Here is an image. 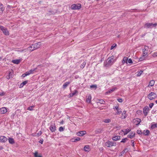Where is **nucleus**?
Instances as JSON below:
<instances>
[{
  "instance_id": "obj_1",
  "label": "nucleus",
  "mask_w": 157,
  "mask_h": 157,
  "mask_svg": "<svg viewBox=\"0 0 157 157\" xmlns=\"http://www.w3.org/2000/svg\"><path fill=\"white\" fill-rule=\"evenodd\" d=\"M115 60L114 59L113 56H112L109 57L107 60H106L104 62V65L105 67H109L111 66Z\"/></svg>"
},
{
  "instance_id": "obj_2",
  "label": "nucleus",
  "mask_w": 157,
  "mask_h": 157,
  "mask_svg": "<svg viewBox=\"0 0 157 157\" xmlns=\"http://www.w3.org/2000/svg\"><path fill=\"white\" fill-rule=\"evenodd\" d=\"M156 26H157V23H146L145 24L144 28L147 29H152V28L155 29Z\"/></svg>"
},
{
  "instance_id": "obj_3",
  "label": "nucleus",
  "mask_w": 157,
  "mask_h": 157,
  "mask_svg": "<svg viewBox=\"0 0 157 157\" xmlns=\"http://www.w3.org/2000/svg\"><path fill=\"white\" fill-rule=\"evenodd\" d=\"M105 145L108 147H110L113 146H115L116 144L115 142L108 141L105 143Z\"/></svg>"
},
{
  "instance_id": "obj_4",
  "label": "nucleus",
  "mask_w": 157,
  "mask_h": 157,
  "mask_svg": "<svg viewBox=\"0 0 157 157\" xmlns=\"http://www.w3.org/2000/svg\"><path fill=\"white\" fill-rule=\"evenodd\" d=\"M147 97L150 100H152L157 97V95L155 93L151 92L148 95Z\"/></svg>"
},
{
  "instance_id": "obj_5",
  "label": "nucleus",
  "mask_w": 157,
  "mask_h": 157,
  "mask_svg": "<svg viewBox=\"0 0 157 157\" xmlns=\"http://www.w3.org/2000/svg\"><path fill=\"white\" fill-rule=\"evenodd\" d=\"M0 29L5 35L8 36L9 35V33L7 29L1 25H0Z\"/></svg>"
},
{
  "instance_id": "obj_6",
  "label": "nucleus",
  "mask_w": 157,
  "mask_h": 157,
  "mask_svg": "<svg viewBox=\"0 0 157 157\" xmlns=\"http://www.w3.org/2000/svg\"><path fill=\"white\" fill-rule=\"evenodd\" d=\"M81 7V5L80 4H74L71 6V9L73 10H79Z\"/></svg>"
},
{
  "instance_id": "obj_7",
  "label": "nucleus",
  "mask_w": 157,
  "mask_h": 157,
  "mask_svg": "<svg viewBox=\"0 0 157 157\" xmlns=\"http://www.w3.org/2000/svg\"><path fill=\"white\" fill-rule=\"evenodd\" d=\"M41 45V43L40 42H38L32 45L33 48L31 50L33 51L35 50L36 49L40 47Z\"/></svg>"
},
{
  "instance_id": "obj_8",
  "label": "nucleus",
  "mask_w": 157,
  "mask_h": 157,
  "mask_svg": "<svg viewBox=\"0 0 157 157\" xmlns=\"http://www.w3.org/2000/svg\"><path fill=\"white\" fill-rule=\"evenodd\" d=\"M149 111V109L147 106H146L143 108V113L145 117L147 115Z\"/></svg>"
},
{
  "instance_id": "obj_9",
  "label": "nucleus",
  "mask_w": 157,
  "mask_h": 157,
  "mask_svg": "<svg viewBox=\"0 0 157 157\" xmlns=\"http://www.w3.org/2000/svg\"><path fill=\"white\" fill-rule=\"evenodd\" d=\"M7 112V109L6 107H2L0 109V113L4 114Z\"/></svg>"
},
{
  "instance_id": "obj_10",
  "label": "nucleus",
  "mask_w": 157,
  "mask_h": 157,
  "mask_svg": "<svg viewBox=\"0 0 157 157\" xmlns=\"http://www.w3.org/2000/svg\"><path fill=\"white\" fill-rule=\"evenodd\" d=\"M0 140L1 142L5 143L7 140V138L3 136H0Z\"/></svg>"
},
{
  "instance_id": "obj_11",
  "label": "nucleus",
  "mask_w": 157,
  "mask_h": 157,
  "mask_svg": "<svg viewBox=\"0 0 157 157\" xmlns=\"http://www.w3.org/2000/svg\"><path fill=\"white\" fill-rule=\"evenodd\" d=\"M86 133L85 131H83L78 132L77 133V135L79 136H82Z\"/></svg>"
},
{
  "instance_id": "obj_12",
  "label": "nucleus",
  "mask_w": 157,
  "mask_h": 157,
  "mask_svg": "<svg viewBox=\"0 0 157 157\" xmlns=\"http://www.w3.org/2000/svg\"><path fill=\"white\" fill-rule=\"evenodd\" d=\"M56 126L55 124H52L50 127V129L52 132H55L56 130Z\"/></svg>"
},
{
  "instance_id": "obj_13",
  "label": "nucleus",
  "mask_w": 157,
  "mask_h": 157,
  "mask_svg": "<svg viewBox=\"0 0 157 157\" xmlns=\"http://www.w3.org/2000/svg\"><path fill=\"white\" fill-rule=\"evenodd\" d=\"M133 121L134 123H136V125H138L141 122V120L139 118H137L136 119H134Z\"/></svg>"
},
{
  "instance_id": "obj_14",
  "label": "nucleus",
  "mask_w": 157,
  "mask_h": 157,
  "mask_svg": "<svg viewBox=\"0 0 157 157\" xmlns=\"http://www.w3.org/2000/svg\"><path fill=\"white\" fill-rule=\"evenodd\" d=\"M135 133L134 132H132L128 136V137L132 139L135 136Z\"/></svg>"
},
{
  "instance_id": "obj_15",
  "label": "nucleus",
  "mask_w": 157,
  "mask_h": 157,
  "mask_svg": "<svg viewBox=\"0 0 157 157\" xmlns=\"http://www.w3.org/2000/svg\"><path fill=\"white\" fill-rule=\"evenodd\" d=\"M131 130L127 128L126 129H124L122 130V131L124 132V135H126L128 132H129Z\"/></svg>"
},
{
  "instance_id": "obj_16",
  "label": "nucleus",
  "mask_w": 157,
  "mask_h": 157,
  "mask_svg": "<svg viewBox=\"0 0 157 157\" xmlns=\"http://www.w3.org/2000/svg\"><path fill=\"white\" fill-rule=\"evenodd\" d=\"M155 84V81L154 80H152L151 81L149 84L148 85L147 87L152 86H153Z\"/></svg>"
},
{
  "instance_id": "obj_17",
  "label": "nucleus",
  "mask_w": 157,
  "mask_h": 157,
  "mask_svg": "<svg viewBox=\"0 0 157 157\" xmlns=\"http://www.w3.org/2000/svg\"><path fill=\"white\" fill-rule=\"evenodd\" d=\"M9 143L11 144H13L15 143L14 139L11 137H9L8 139Z\"/></svg>"
},
{
  "instance_id": "obj_18",
  "label": "nucleus",
  "mask_w": 157,
  "mask_h": 157,
  "mask_svg": "<svg viewBox=\"0 0 157 157\" xmlns=\"http://www.w3.org/2000/svg\"><path fill=\"white\" fill-rule=\"evenodd\" d=\"M13 71H10L9 73L8 76H7V78L8 79L12 78L13 77Z\"/></svg>"
},
{
  "instance_id": "obj_19",
  "label": "nucleus",
  "mask_w": 157,
  "mask_h": 157,
  "mask_svg": "<svg viewBox=\"0 0 157 157\" xmlns=\"http://www.w3.org/2000/svg\"><path fill=\"white\" fill-rule=\"evenodd\" d=\"M20 62V59H15L12 60V62L17 64H18Z\"/></svg>"
},
{
  "instance_id": "obj_20",
  "label": "nucleus",
  "mask_w": 157,
  "mask_h": 157,
  "mask_svg": "<svg viewBox=\"0 0 157 157\" xmlns=\"http://www.w3.org/2000/svg\"><path fill=\"white\" fill-rule=\"evenodd\" d=\"M142 133L144 135H147L150 133V131L148 130H146V131H144Z\"/></svg>"
},
{
  "instance_id": "obj_21",
  "label": "nucleus",
  "mask_w": 157,
  "mask_h": 157,
  "mask_svg": "<svg viewBox=\"0 0 157 157\" xmlns=\"http://www.w3.org/2000/svg\"><path fill=\"white\" fill-rule=\"evenodd\" d=\"M91 99V95L89 94L88 95L87 98H86V101L88 103H90Z\"/></svg>"
},
{
  "instance_id": "obj_22",
  "label": "nucleus",
  "mask_w": 157,
  "mask_h": 157,
  "mask_svg": "<svg viewBox=\"0 0 157 157\" xmlns=\"http://www.w3.org/2000/svg\"><path fill=\"white\" fill-rule=\"evenodd\" d=\"M127 117V114L125 111H124L122 113V118L124 119Z\"/></svg>"
},
{
  "instance_id": "obj_23",
  "label": "nucleus",
  "mask_w": 157,
  "mask_h": 157,
  "mask_svg": "<svg viewBox=\"0 0 157 157\" xmlns=\"http://www.w3.org/2000/svg\"><path fill=\"white\" fill-rule=\"evenodd\" d=\"M146 56L143 55L141 57H140L139 59V61H142L145 59Z\"/></svg>"
},
{
  "instance_id": "obj_24",
  "label": "nucleus",
  "mask_w": 157,
  "mask_h": 157,
  "mask_svg": "<svg viewBox=\"0 0 157 157\" xmlns=\"http://www.w3.org/2000/svg\"><path fill=\"white\" fill-rule=\"evenodd\" d=\"M70 83L69 82H67L65 83L63 85V88L64 89L66 88L67 86Z\"/></svg>"
},
{
  "instance_id": "obj_25",
  "label": "nucleus",
  "mask_w": 157,
  "mask_h": 157,
  "mask_svg": "<svg viewBox=\"0 0 157 157\" xmlns=\"http://www.w3.org/2000/svg\"><path fill=\"white\" fill-rule=\"evenodd\" d=\"M113 140L115 141H116L120 139V136H116L113 137Z\"/></svg>"
},
{
  "instance_id": "obj_26",
  "label": "nucleus",
  "mask_w": 157,
  "mask_h": 157,
  "mask_svg": "<svg viewBox=\"0 0 157 157\" xmlns=\"http://www.w3.org/2000/svg\"><path fill=\"white\" fill-rule=\"evenodd\" d=\"M80 140V138L78 137H77V138H72V142H75L76 141Z\"/></svg>"
},
{
  "instance_id": "obj_27",
  "label": "nucleus",
  "mask_w": 157,
  "mask_h": 157,
  "mask_svg": "<svg viewBox=\"0 0 157 157\" xmlns=\"http://www.w3.org/2000/svg\"><path fill=\"white\" fill-rule=\"evenodd\" d=\"M127 60H128V58L126 57H124L122 61V63L123 64L124 63H127Z\"/></svg>"
},
{
  "instance_id": "obj_28",
  "label": "nucleus",
  "mask_w": 157,
  "mask_h": 157,
  "mask_svg": "<svg viewBox=\"0 0 157 157\" xmlns=\"http://www.w3.org/2000/svg\"><path fill=\"white\" fill-rule=\"evenodd\" d=\"M0 10L2 13L4 10V8L3 7V6L1 3H0Z\"/></svg>"
},
{
  "instance_id": "obj_29",
  "label": "nucleus",
  "mask_w": 157,
  "mask_h": 157,
  "mask_svg": "<svg viewBox=\"0 0 157 157\" xmlns=\"http://www.w3.org/2000/svg\"><path fill=\"white\" fill-rule=\"evenodd\" d=\"M156 127H157V123H154V124H152L151 128V129H153Z\"/></svg>"
},
{
  "instance_id": "obj_30",
  "label": "nucleus",
  "mask_w": 157,
  "mask_h": 157,
  "mask_svg": "<svg viewBox=\"0 0 157 157\" xmlns=\"http://www.w3.org/2000/svg\"><path fill=\"white\" fill-rule=\"evenodd\" d=\"M116 88H112L111 89H110L109 90H108V91L106 93H111L112 92H113L114 90H115V89H116Z\"/></svg>"
},
{
  "instance_id": "obj_31",
  "label": "nucleus",
  "mask_w": 157,
  "mask_h": 157,
  "mask_svg": "<svg viewBox=\"0 0 157 157\" xmlns=\"http://www.w3.org/2000/svg\"><path fill=\"white\" fill-rule=\"evenodd\" d=\"M101 128H98L95 130V132L96 134H98L101 132Z\"/></svg>"
},
{
  "instance_id": "obj_32",
  "label": "nucleus",
  "mask_w": 157,
  "mask_h": 157,
  "mask_svg": "<svg viewBox=\"0 0 157 157\" xmlns=\"http://www.w3.org/2000/svg\"><path fill=\"white\" fill-rule=\"evenodd\" d=\"M86 62L85 61H84L81 65L80 66V67L82 68H83L85 66L86 64Z\"/></svg>"
},
{
  "instance_id": "obj_33",
  "label": "nucleus",
  "mask_w": 157,
  "mask_h": 157,
  "mask_svg": "<svg viewBox=\"0 0 157 157\" xmlns=\"http://www.w3.org/2000/svg\"><path fill=\"white\" fill-rule=\"evenodd\" d=\"M35 157H42V156L39 155L38 154V152L36 151L35 152L34 154Z\"/></svg>"
},
{
  "instance_id": "obj_34",
  "label": "nucleus",
  "mask_w": 157,
  "mask_h": 157,
  "mask_svg": "<svg viewBox=\"0 0 157 157\" xmlns=\"http://www.w3.org/2000/svg\"><path fill=\"white\" fill-rule=\"evenodd\" d=\"M89 147L88 146H85L84 147V150L86 151H88L89 149Z\"/></svg>"
},
{
  "instance_id": "obj_35",
  "label": "nucleus",
  "mask_w": 157,
  "mask_h": 157,
  "mask_svg": "<svg viewBox=\"0 0 157 157\" xmlns=\"http://www.w3.org/2000/svg\"><path fill=\"white\" fill-rule=\"evenodd\" d=\"M143 72V71H142V70H140L138 72V74L137 75V76H140Z\"/></svg>"
},
{
  "instance_id": "obj_36",
  "label": "nucleus",
  "mask_w": 157,
  "mask_h": 157,
  "mask_svg": "<svg viewBox=\"0 0 157 157\" xmlns=\"http://www.w3.org/2000/svg\"><path fill=\"white\" fill-rule=\"evenodd\" d=\"M99 103L101 104H104L105 103V101L102 99H99L98 100Z\"/></svg>"
},
{
  "instance_id": "obj_37",
  "label": "nucleus",
  "mask_w": 157,
  "mask_h": 157,
  "mask_svg": "<svg viewBox=\"0 0 157 157\" xmlns=\"http://www.w3.org/2000/svg\"><path fill=\"white\" fill-rule=\"evenodd\" d=\"M36 68H35L33 69H31L29 71V72L30 74H33V73L34 71L36 70Z\"/></svg>"
},
{
  "instance_id": "obj_38",
  "label": "nucleus",
  "mask_w": 157,
  "mask_h": 157,
  "mask_svg": "<svg viewBox=\"0 0 157 157\" xmlns=\"http://www.w3.org/2000/svg\"><path fill=\"white\" fill-rule=\"evenodd\" d=\"M117 110V114H120L122 113V111H121V109L119 108Z\"/></svg>"
},
{
  "instance_id": "obj_39",
  "label": "nucleus",
  "mask_w": 157,
  "mask_h": 157,
  "mask_svg": "<svg viewBox=\"0 0 157 157\" xmlns=\"http://www.w3.org/2000/svg\"><path fill=\"white\" fill-rule=\"evenodd\" d=\"M143 55L146 56L147 53V51L144 50V49H143Z\"/></svg>"
},
{
  "instance_id": "obj_40",
  "label": "nucleus",
  "mask_w": 157,
  "mask_h": 157,
  "mask_svg": "<svg viewBox=\"0 0 157 157\" xmlns=\"http://www.w3.org/2000/svg\"><path fill=\"white\" fill-rule=\"evenodd\" d=\"M128 140V139L127 138H125L124 139H122V140L121 141V143H125L126 142V141Z\"/></svg>"
},
{
  "instance_id": "obj_41",
  "label": "nucleus",
  "mask_w": 157,
  "mask_h": 157,
  "mask_svg": "<svg viewBox=\"0 0 157 157\" xmlns=\"http://www.w3.org/2000/svg\"><path fill=\"white\" fill-rule=\"evenodd\" d=\"M104 121L106 123H109L110 122L111 120L109 119H106L104 120Z\"/></svg>"
},
{
  "instance_id": "obj_42",
  "label": "nucleus",
  "mask_w": 157,
  "mask_h": 157,
  "mask_svg": "<svg viewBox=\"0 0 157 157\" xmlns=\"http://www.w3.org/2000/svg\"><path fill=\"white\" fill-rule=\"evenodd\" d=\"M91 88H95V89L97 88V86L96 85H93L90 86Z\"/></svg>"
},
{
  "instance_id": "obj_43",
  "label": "nucleus",
  "mask_w": 157,
  "mask_h": 157,
  "mask_svg": "<svg viewBox=\"0 0 157 157\" xmlns=\"http://www.w3.org/2000/svg\"><path fill=\"white\" fill-rule=\"evenodd\" d=\"M34 107V106H29L28 109L27 110L32 111L33 110V108Z\"/></svg>"
},
{
  "instance_id": "obj_44",
  "label": "nucleus",
  "mask_w": 157,
  "mask_h": 157,
  "mask_svg": "<svg viewBox=\"0 0 157 157\" xmlns=\"http://www.w3.org/2000/svg\"><path fill=\"white\" fill-rule=\"evenodd\" d=\"M33 46L32 45L31 46H30L29 47H28V50H29L30 51L32 52V51H33L31 50H32V49H33Z\"/></svg>"
},
{
  "instance_id": "obj_45",
  "label": "nucleus",
  "mask_w": 157,
  "mask_h": 157,
  "mask_svg": "<svg viewBox=\"0 0 157 157\" xmlns=\"http://www.w3.org/2000/svg\"><path fill=\"white\" fill-rule=\"evenodd\" d=\"M64 129V128L63 127H60L59 128V131L60 132L63 131Z\"/></svg>"
},
{
  "instance_id": "obj_46",
  "label": "nucleus",
  "mask_w": 157,
  "mask_h": 157,
  "mask_svg": "<svg viewBox=\"0 0 157 157\" xmlns=\"http://www.w3.org/2000/svg\"><path fill=\"white\" fill-rule=\"evenodd\" d=\"M116 46V44H113V45L111 47L110 49L111 50L113 49L114 48V47H115Z\"/></svg>"
},
{
  "instance_id": "obj_47",
  "label": "nucleus",
  "mask_w": 157,
  "mask_h": 157,
  "mask_svg": "<svg viewBox=\"0 0 157 157\" xmlns=\"http://www.w3.org/2000/svg\"><path fill=\"white\" fill-rule=\"evenodd\" d=\"M127 62H128V63H132V61L131 59H129L128 60Z\"/></svg>"
},
{
  "instance_id": "obj_48",
  "label": "nucleus",
  "mask_w": 157,
  "mask_h": 157,
  "mask_svg": "<svg viewBox=\"0 0 157 157\" xmlns=\"http://www.w3.org/2000/svg\"><path fill=\"white\" fill-rule=\"evenodd\" d=\"M154 105V103H151L149 104V107L150 108H152V107Z\"/></svg>"
},
{
  "instance_id": "obj_49",
  "label": "nucleus",
  "mask_w": 157,
  "mask_h": 157,
  "mask_svg": "<svg viewBox=\"0 0 157 157\" xmlns=\"http://www.w3.org/2000/svg\"><path fill=\"white\" fill-rule=\"evenodd\" d=\"M78 92V91L76 90H75L73 93L72 94V96H73L76 93Z\"/></svg>"
},
{
  "instance_id": "obj_50",
  "label": "nucleus",
  "mask_w": 157,
  "mask_h": 157,
  "mask_svg": "<svg viewBox=\"0 0 157 157\" xmlns=\"http://www.w3.org/2000/svg\"><path fill=\"white\" fill-rule=\"evenodd\" d=\"M144 50L147 51H148V47L147 46H144Z\"/></svg>"
},
{
  "instance_id": "obj_51",
  "label": "nucleus",
  "mask_w": 157,
  "mask_h": 157,
  "mask_svg": "<svg viewBox=\"0 0 157 157\" xmlns=\"http://www.w3.org/2000/svg\"><path fill=\"white\" fill-rule=\"evenodd\" d=\"M44 141V140L43 139H41L39 141V142L41 144H42L43 143V142Z\"/></svg>"
},
{
  "instance_id": "obj_52",
  "label": "nucleus",
  "mask_w": 157,
  "mask_h": 157,
  "mask_svg": "<svg viewBox=\"0 0 157 157\" xmlns=\"http://www.w3.org/2000/svg\"><path fill=\"white\" fill-rule=\"evenodd\" d=\"M137 133L138 134H141L142 133V131H141V130H138L137 131Z\"/></svg>"
},
{
  "instance_id": "obj_53",
  "label": "nucleus",
  "mask_w": 157,
  "mask_h": 157,
  "mask_svg": "<svg viewBox=\"0 0 157 157\" xmlns=\"http://www.w3.org/2000/svg\"><path fill=\"white\" fill-rule=\"evenodd\" d=\"M152 56L153 57L157 56V52H156L153 53L152 54Z\"/></svg>"
},
{
  "instance_id": "obj_54",
  "label": "nucleus",
  "mask_w": 157,
  "mask_h": 157,
  "mask_svg": "<svg viewBox=\"0 0 157 157\" xmlns=\"http://www.w3.org/2000/svg\"><path fill=\"white\" fill-rule=\"evenodd\" d=\"M28 82V81H25L23 82L22 83V84H23V86L25 85V84H26Z\"/></svg>"
},
{
  "instance_id": "obj_55",
  "label": "nucleus",
  "mask_w": 157,
  "mask_h": 157,
  "mask_svg": "<svg viewBox=\"0 0 157 157\" xmlns=\"http://www.w3.org/2000/svg\"><path fill=\"white\" fill-rule=\"evenodd\" d=\"M42 134V132L41 131H40L37 134V135L38 136Z\"/></svg>"
},
{
  "instance_id": "obj_56",
  "label": "nucleus",
  "mask_w": 157,
  "mask_h": 157,
  "mask_svg": "<svg viewBox=\"0 0 157 157\" xmlns=\"http://www.w3.org/2000/svg\"><path fill=\"white\" fill-rule=\"evenodd\" d=\"M117 100L120 102H122L123 101L122 99L121 98L118 99Z\"/></svg>"
},
{
  "instance_id": "obj_57",
  "label": "nucleus",
  "mask_w": 157,
  "mask_h": 157,
  "mask_svg": "<svg viewBox=\"0 0 157 157\" xmlns=\"http://www.w3.org/2000/svg\"><path fill=\"white\" fill-rule=\"evenodd\" d=\"M25 74H26L25 75H26V76L29 75H30V74L29 71L26 72L25 73Z\"/></svg>"
},
{
  "instance_id": "obj_58",
  "label": "nucleus",
  "mask_w": 157,
  "mask_h": 157,
  "mask_svg": "<svg viewBox=\"0 0 157 157\" xmlns=\"http://www.w3.org/2000/svg\"><path fill=\"white\" fill-rule=\"evenodd\" d=\"M119 107L117 106H116L113 108L114 109H115L116 110L119 109Z\"/></svg>"
},
{
  "instance_id": "obj_59",
  "label": "nucleus",
  "mask_w": 157,
  "mask_h": 157,
  "mask_svg": "<svg viewBox=\"0 0 157 157\" xmlns=\"http://www.w3.org/2000/svg\"><path fill=\"white\" fill-rule=\"evenodd\" d=\"M5 95V93L4 92L1 93H0V96H3Z\"/></svg>"
},
{
  "instance_id": "obj_60",
  "label": "nucleus",
  "mask_w": 157,
  "mask_h": 157,
  "mask_svg": "<svg viewBox=\"0 0 157 157\" xmlns=\"http://www.w3.org/2000/svg\"><path fill=\"white\" fill-rule=\"evenodd\" d=\"M26 75L24 73L22 75V77H25V76H26V75Z\"/></svg>"
},
{
  "instance_id": "obj_61",
  "label": "nucleus",
  "mask_w": 157,
  "mask_h": 157,
  "mask_svg": "<svg viewBox=\"0 0 157 157\" xmlns=\"http://www.w3.org/2000/svg\"><path fill=\"white\" fill-rule=\"evenodd\" d=\"M23 84H22V83H21L20 85V88H21L22 87H23Z\"/></svg>"
},
{
  "instance_id": "obj_62",
  "label": "nucleus",
  "mask_w": 157,
  "mask_h": 157,
  "mask_svg": "<svg viewBox=\"0 0 157 157\" xmlns=\"http://www.w3.org/2000/svg\"><path fill=\"white\" fill-rule=\"evenodd\" d=\"M126 149H125L124 150H123L122 152V154H124L125 152V151L126 150Z\"/></svg>"
},
{
  "instance_id": "obj_63",
  "label": "nucleus",
  "mask_w": 157,
  "mask_h": 157,
  "mask_svg": "<svg viewBox=\"0 0 157 157\" xmlns=\"http://www.w3.org/2000/svg\"><path fill=\"white\" fill-rule=\"evenodd\" d=\"M132 146H133V147H134V143L133 142L132 143Z\"/></svg>"
},
{
  "instance_id": "obj_64",
  "label": "nucleus",
  "mask_w": 157,
  "mask_h": 157,
  "mask_svg": "<svg viewBox=\"0 0 157 157\" xmlns=\"http://www.w3.org/2000/svg\"><path fill=\"white\" fill-rule=\"evenodd\" d=\"M60 123L61 124H63V121H61V122Z\"/></svg>"
}]
</instances>
